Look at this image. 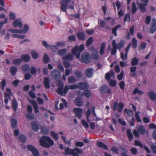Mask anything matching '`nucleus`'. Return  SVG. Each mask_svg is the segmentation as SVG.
I'll use <instances>...</instances> for the list:
<instances>
[{
    "mask_svg": "<svg viewBox=\"0 0 156 156\" xmlns=\"http://www.w3.org/2000/svg\"><path fill=\"white\" fill-rule=\"evenodd\" d=\"M40 145L44 147L48 148L54 144L53 140L49 136H43L39 139Z\"/></svg>",
    "mask_w": 156,
    "mask_h": 156,
    "instance_id": "f257e3e1",
    "label": "nucleus"
},
{
    "mask_svg": "<svg viewBox=\"0 0 156 156\" xmlns=\"http://www.w3.org/2000/svg\"><path fill=\"white\" fill-rule=\"evenodd\" d=\"M125 43V42L124 40H121L120 41V42L117 44L115 41V46H116V48L117 49H120L124 47Z\"/></svg>",
    "mask_w": 156,
    "mask_h": 156,
    "instance_id": "5701e85b",
    "label": "nucleus"
},
{
    "mask_svg": "<svg viewBox=\"0 0 156 156\" xmlns=\"http://www.w3.org/2000/svg\"><path fill=\"white\" fill-rule=\"evenodd\" d=\"M130 20V15L129 14H127L125 15L124 18V21L129 22Z\"/></svg>",
    "mask_w": 156,
    "mask_h": 156,
    "instance_id": "680f3d73",
    "label": "nucleus"
},
{
    "mask_svg": "<svg viewBox=\"0 0 156 156\" xmlns=\"http://www.w3.org/2000/svg\"><path fill=\"white\" fill-rule=\"evenodd\" d=\"M21 70L25 72H29L30 68L29 66L27 64L23 65L21 68Z\"/></svg>",
    "mask_w": 156,
    "mask_h": 156,
    "instance_id": "c9c22d12",
    "label": "nucleus"
},
{
    "mask_svg": "<svg viewBox=\"0 0 156 156\" xmlns=\"http://www.w3.org/2000/svg\"><path fill=\"white\" fill-rule=\"evenodd\" d=\"M73 111L76 113V116L78 118L80 119L81 118L83 112L81 108H73Z\"/></svg>",
    "mask_w": 156,
    "mask_h": 156,
    "instance_id": "9b49d317",
    "label": "nucleus"
},
{
    "mask_svg": "<svg viewBox=\"0 0 156 156\" xmlns=\"http://www.w3.org/2000/svg\"><path fill=\"white\" fill-rule=\"evenodd\" d=\"M137 8L136 7L135 2H133L132 6V14L133 15L137 10Z\"/></svg>",
    "mask_w": 156,
    "mask_h": 156,
    "instance_id": "09e8293b",
    "label": "nucleus"
},
{
    "mask_svg": "<svg viewBox=\"0 0 156 156\" xmlns=\"http://www.w3.org/2000/svg\"><path fill=\"white\" fill-rule=\"evenodd\" d=\"M32 112H28L26 114L27 118L30 120H32L34 119V115L31 113Z\"/></svg>",
    "mask_w": 156,
    "mask_h": 156,
    "instance_id": "4d7b16f0",
    "label": "nucleus"
},
{
    "mask_svg": "<svg viewBox=\"0 0 156 156\" xmlns=\"http://www.w3.org/2000/svg\"><path fill=\"white\" fill-rule=\"evenodd\" d=\"M115 40H113L112 41V44L113 48L112 49L111 55H115L116 53L117 48L116 46H115Z\"/></svg>",
    "mask_w": 156,
    "mask_h": 156,
    "instance_id": "6ab92c4d",
    "label": "nucleus"
},
{
    "mask_svg": "<svg viewBox=\"0 0 156 156\" xmlns=\"http://www.w3.org/2000/svg\"><path fill=\"white\" fill-rule=\"evenodd\" d=\"M98 23L100 24V27L101 28H103L105 27L106 23L104 20H98Z\"/></svg>",
    "mask_w": 156,
    "mask_h": 156,
    "instance_id": "6e6d98bb",
    "label": "nucleus"
},
{
    "mask_svg": "<svg viewBox=\"0 0 156 156\" xmlns=\"http://www.w3.org/2000/svg\"><path fill=\"white\" fill-rule=\"evenodd\" d=\"M109 84L112 87H114L116 86L117 81L115 80H111L109 82Z\"/></svg>",
    "mask_w": 156,
    "mask_h": 156,
    "instance_id": "13d9d810",
    "label": "nucleus"
},
{
    "mask_svg": "<svg viewBox=\"0 0 156 156\" xmlns=\"http://www.w3.org/2000/svg\"><path fill=\"white\" fill-rule=\"evenodd\" d=\"M56 86L58 87V88L56 90V92L60 95L63 96V89L64 87L63 82L61 80H59L56 83Z\"/></svg>",
    "mask_w": 156,
    "mask_h": 156,
    "instance_id": "20e7f679",
    "label": "nucleus"
},
{
    "mask_svg": "<svg viewBox=\"0 0 156 156\" xmlns=\"http://www.w3.org/2000/svg\"><path fill=\"white\" fill-rule=\"evenodd\" d=\"M78 39L80 41H84L86 38V35L83 31L78 32L76 34Z\"/></svg>",
    "mask_w": 156,
    "mask_h": 156,
    "instance_id": "ddd939ff",
    "label": "nucleus"
},
{
    "mask_svg": "<svg viewBox=\"0 0 156 156\" xmlns=\"http://www.w3.org/2000/svg\"><path fill=\"white\" fill-rule=\"evenodd\" d=\"M9 31L12 32V33H22L21 30H17L16 29H10Z\"/></svg>",
    "mask_w": 156,
    "mask_h": 156,
    "instance_id": "0e129e2a",
    "label": "nucleus"
},
{
    "mask_svg": "<svg viewBox=\"0 0 156 156\" xmlns=\"http://www.w3.org/2000/svg\"><path fill=\"white\" fill-rule=\"evenodd\" d=\"M71 2L70 0H63L61 3V9L64 12L66 11V9L69 3Z\"/></svg>",
    "mask_w": 156,
    "mask_h": 156,
    "instance_id": "6e6552de",
    "label": "nucleus"
},
{
    "mask_svg": "<svg viewBox=\"0 0 156 156\" xmlns=\"http://www.w3.org/2000/svg\"><path fill=\"white\" fill-rule=\"evenodd\" d=\"M137 93L139 95H142L143 94V92L141 90H139L137 88H136L133 91V94H136Z\"/></svg>",
    "mask_w": 156,
    "mask_h": 156,
    "instance_id": "a18cd8bd",
    "label": "nucleus"
},
{
    "mask_svg": "<svg viewBox=\"0 0 156 156\" xmlns=\"http://www.w3.org/2000/svg\"><path fill=\"white\" fill-rule=\"evenodd\" d=\"M29 151L31 152L33 156H39V153L38 150L32 145L29 144L27 146Z\"/></svg>",
    "mask_w": 156,
    "mask_h": 156,
    "instance_id": "0eeeda50",
    "label": "nucleus"
},
{
    "mask_svg": "<svg viewBox=\"0 0 156 156\" xmlns=\"http://www.w3.org/2000/svg\"><path fill=\"white\" fill-rule=\"evenodd\" d=\"M138 60L136 57L133 58L131 62V64L132 66L136 65L138 63Z\"/></svg>",
    "mask_w": 156,
    "mask_h": 156,
    "instance_id": "5fc2aeb1",
    "label": "nucleus"
},
{
    "mask_svg": "<svg viewBox=\"0 0 156 156\" xmlns=\"http://www.w3.org/2000/svg\"><path fill=\"white\" fill-rule=\"evenodd\" d=\"M96 144L97 146L99 147L102 148L106 150H107L108 149V146L101 141L97 142Z\"/></svg>",
    "mask_w": 156,
    "mask_h": 156,
    "instance_id": "a211bd4d",
    "label": "nucleus"
},
{
    "mask_svg": "<svg viewBox=\"0 0 156 156\" xmlns=\"http://www.w3.org/2000/svg\"><path fill=\"white\" fill-rule=\"evenodd\" d=\"M86 76L89 78L92 77L93 76V69L91 68L87 69L86 70Z\"/></svg>",
    "mask_w": 156,
    "mask_h": 156,
    "instance_id": "4be33fe9",
    "label": "nucleus"
},
{
    "mask_svg": "<svg viewBox=\"0 0 156 156\" xmlns=\"http://www.w3.org/2000/svg\"><path fill=\"white\" fill-rule=\"evenodd\" d=\"M67 52V50L66 48L62 49L58 51V53L60 56H62L64 55Z\"/></svg>",
    "mask_w": 156,
    "mask_h": 156,
    "instance_id": "49530a36",
    "label": "nucleus"
},
{
    "mask_svg": "<svg viewBox=\"0 0 156 156\" xmlns=\"http://www.w3.org/2000/svg\"><path fill=\"white\" fill-rule=\"evenodd\" d=\"M11 122L12 128H15L17 126V121L16 119H12Z\"/></svg>",
    "mask_w": 156,
    "mask_h": 156,
    "instance_id": "37998d69",
    "label": "nucleus"
},
{
    "mask_svg": "<svg viewBox=\"0 0 156 156\" xmlns=\"http://www.w3.org/2000/svg\"><path fill=\"white\" fill-rule=\"evenodd\" d=\"M132 47L133 48L136 49L137 46V41L135 38H133L132 40Z\"/></svg>",
    "mask_w": 156,
    "mask_h": 156,
    "instance_id": "a19ab883",
    "label": "nucleus"
},
{
    "mask_svg": "<svg viewBox=\"0 0 156 156\" xmlns=\"http://www.w3.org/2000/svg\"><path fill=\"white\" fill-rule=\"evenodd\" d=\"M105 46L106 44L105 42H103L102 43L100 50V54L102 55L104 54L105 52Z\"/></svg>",
    "mask_w": 156,
    "mask_h": 156,
    "instance_id": "e433bc0d",
    "label": "nucleus"
},
{
    "mask_svg": "<svg viewBox=\"0 0 156 156\" xmlns=\"http://www.w3.org/2000/svg\"><path fill=\"white\" fill-rule=\"evenodd\" d=\"M12 106L15 112H16L17 109L18 103L16 99H13L12 101Z\"/></svg>",
    "mask_w": 156,
    "mask_h": 156,
    "instance_id": "2f4dec72",
    "label": "nucleus"
},
{
    "mask_svg": "<svg viewBox=\"0 0 156 156\" xmlns=\"http://www.w3.org/2000/svg\"><path fill=\"white\" fill-rule=\"evenodd\" d=\"M43 61L44 63H48L50 61V58L46 53L44 54L43 57Z\"/></svg>",
    "mask_w": 156,
    "mask_h": 156,
    "instance_id": "de8ad7c7",
    "label": "nucleus"
},
{
    "mask_svg": "<svg viewBox=\"0 0 156 156\" xmlns=\"http://www.w3.org/2000/svg\"><path fill=\"white\" fill-rule=\"evenodd\" d=\"M20 19H18L16 20L13 23L12 25L15 27H18L19 28H21L22 27V23L20 21Z\"/></svg>",
    "mask_w": 156,
    "mask_h": 156,
    "instance_id": "4468645a",
    "label": "nucleus"
},
{
    "mask_svg": "<svg viewBox=\"0 0 156 156\" xmlns=\"http://www.w3.org/2000/svg\"><path fill=\"white\" fill-rule=\"evenodd\" d=\"M73 56L70 53L67 54L66 55L64 56L62 58V60H68L69 61H72L73 59Z\"/></svg>",
    "mask_w": 156,
    "mask_h": 156,
    "instance_id": "7c9ffc66",
    "label": "nucleus"
},
{
    "mask_svg": "<svg viewBox=\"0 0 156 156\" xmlns=\"http://www.w3.org/2000/svg\"><path fill=\"white\" fill-rule=\"evenodd\" d=\"M17 71V68L15 66H12L10 68L9 71L11 75L13 76L15 75Z\"/></svg>",
    "mask_w": 156,
    "mask_h": 156,
    "instance_id": "bb28decb",
    "label": "nucleus"
},
{
    "mask_svg": "<svg viewBox=\"0 0 156 156\" xmlns=\"http://www.w3.org/2000/svg\"><path fill=\"white\" fill-rule=\"evenodd\" d=\"M111 76L112 77H115L114 73L113 71H110L109 72L106 73L105 74V79L108 81L109 80Z\"/></svg>",
    "mask_w": 156,
    "mask_h": 156,
    "instance_id": "aec40b11",
    "label": "nucleus"
},
{
    "mask_svg": "<svg viewBox=\"0 0 156 156\" xmlns=\"http://www.w3.org/2000/svg\"><path fill=\"white\" fill-rule=\"evenodd\" d=\"M83 153V151L79 148L75 147L73 149H71L69 147L66 148L64 152L65 155L72 154V156H79V154Z\"/></svg>",
    "mask_w": 156,
    "mask_h": 156,
    "instance_id": "f03ea898",
    "label": "nucleus"
},
{
    "mask_svg": "<svg viewBox=\"0 0 156 156\" xmlns=\"http://www.w3.org/2000/svg\"><path fill=\"white\" fill-rule=\"evenodd\" d=\"M150 31L151 33L153 34L156 30V19L153 18L152 20L151 24Z\"/></svg>",
    "mask_w": 156,
    "mask_h": 156,
    "instance_id": "9d476101",
    "label": "nucleus"
},
{
    "mask_svg": "<svg viewBox=\"0 0 156 156\" xmlns=\"http://www.w3.org/2000/svg\"><path fill=\"white\" fill-rule=\"evenodd\" d=\"M84 48L83 44H81L79 46L78 45H76L72 49L71 52L73 55H75L77 52H82Z\"/></svg>",
    "mask_w": 156,
    "mask_h": 156,
    "instance_id": "39448f33",
    "label": "nucleus"
},
{
    "mask_svg": "<svg viewBox=\"0 0 156 156\" xmlns=\"http://www.w3.org/2000/svg\"><path fill=\"white\" fill-rule=\"evenodd\" d=\"M62 139L63 140L64 143L66 144H70V141L67 140L65 136H61Z\"/></svg>",
    "mask_w": 156,
    "mask_h": 156,
    "instance_id": "774afa93",
    "label": "nucleus"
},
{
    "mask_svg": "<svg viewBox=\"0 0 156 156\" xmlns=\"http://www.w3.org/2000/svg\"><path fill=\"white\" fill-rule=\"evenodd\" d=\"M138 132L140 134H144L145 132V128L144 126H140L137 129Z\"/></svg>",
    "mask_w": 156,
    "mask_h": 156,
    "instance_id": "4c0bfd02",
    "label": "nucleus"
},
{
    "mask_svg": "<svg viewBox=\"0 0 156 156\" xmlns=\"http://www.w3.org/2000/svg\"><path fill=\"white\" fill-rule=\"evenodd\" d=\"M76 81V79L73 76H69L68 78V82L69 83H74Z\"/></svg>",
    "mask_w": 156,
    "mask_h": 156,
    "instance_id": "864d4df0",
    "label": "nucleus"
},
{
    "mask_svg": "<svg viewBox=\"0 0 156 156\" xmlns=\"http://www.w3.org/2000/svg\"><path fill=\"white\" fill-rule=\"evenodd\" d=\"M126 113L128 116H131L133 115V113L132 110L130 109H127L125 108L124 110V112H126Z\"/></svg>",
    "mask_w": 156,
    "mask_h": 156,
    "instance_id": "bf43d9fd",
    "label": "nucleus"
},
{
    "mask_svg": "<svg viewBox=\"0 0 156 156\" xmlns=\"http://www.w3.org/2000/svg\"><path fill=\"white\" fill-rule=\"evenodd\" d=\"M21 59L22 61L28 62L30 60V57L28 54H24L21 56Z\"/></svg>",
    "mask_w": 156,
    "mask_h": 156,
    "instance_id": "cd10ccee",
    "label": "nucleus"
},
{
    "mask_svg": "<svg viewBox=\"0 0 156 156\" xmlns=\"http://www.w3.org/2000/svg\"><path fill=\"white\" fill-rule=\"evenodd\" d=\"M93 42V38L92 37H90L87 40L86 43V46L87 47L89 46Z\"/></svg>",
    "mask_w": 156,
    "mask_h": 156,
    "instance_id": "3c124183",
    "label": "nucleus"
},
{
    "mask_svg": "<svg viewBox=\"0 0 156 156\" xmlns=\"http://www.w3.org/2000/svg\"><path fill=\"white\" fill-rule=\"evenodd\" d=\"M124 105L122 103H119L118 104L117 102H114L113 103V106L112 108L113 111L117 110L119 112H121L123 108Z\"/></svg>",
    "mask_w": 156,
    "mask_h": 156,
    "instance_id": "7ed1b4c3",
    "label": "nucleus"
},
{
    "mask_svg": "<svg viewBox=\"0 0 156 156\" xmlns=\"http://www.w3.org/2000/svg\"><path fill=\"white\" fill-rule=\"evenodd\" d=\"M31 103L34 108L35 113H39V111L38 109V107L37 103L34 100H32Z\"/></svg>",
    "mask_w": 156,
    "mask_h": 156,
    "instance_id": "c756f323",
    "label": "nucleus"
},
{
    "mask_svg": "<svg viewBox=\"0 0 156 156\" xmlns=\"http://www.w3.org/2000/svg\"><path fill=\"white\" fill-rule=\"evenodd\" d=\"M84 94L85 96L87 98H90L91 95L90 91L88 90H86L84 91Z\"/></svg>",
    "mask_w": 156,
    "mask_h": 156,
    "instance_id": "338daca9",
    "label": "nucleus"
},
{
    "mask_svg": "<svg viewBox=\"0 0 156 156\" xmlns=\"http://www.w3.org/2000/svg\"><path fill=\"white\" fill-rule=\"evenodd\" d=\"M126 134L129 139V141L130 142H131L133 139V136L130 129H127L126 131Z\"/></svg>",
    "mask_w": 156,
    "mask_h": 156,
    "instance_id": "c85d7f7f",
    "label": "nucleus"
},
{
    "mask_svg": "<svg viewBox=\"0 0 156 156\" xmlns=\"http://www.w3.org/2000/svg\"><path fill=\"white\" fill-rule=\"evenodd\" d=\"M50 80L48 77H46L44 78V83L46 88H50Z\"/></svg>",
    "mask_w": 156,
    "mask_h": 156,
    "instance_id": "a878e982",
    "label": "nucleus"
},
{
    "mask_svg": "<svg viewBox=\"0 0 156 156\" xmlns=\"http://www.w3.org/2000/svg\"><path fill=\"white\" fill-rule=\"evenodd\" d=\"M74 103L75 105L79 107L83 105L81 100L78 98H77L75 100Z\"/></svg>",
    "mask_w": 156,
    "mask_h": 156,
    "instance_id": "ea45409f",
    "label": "nucleus"
},
{
    "mask_svg": "<svg viewBox=\"0 0 156 156\" xmlns=\"http://www.w3.org/2000/svg\"><path fill=\"white\" fill-rule=\"evenodd\" d=\"M6 85V80L5 79H3L0 83V88L2 91H3L4 87Z\"/></svg>",
    "mask_w": 156,
    "mask_h": 156,
    "instance_id": "79ce46f5",
    "label": "nucleus"
},
{
    "mask_svg": "<svg viewBox=\"0 0 156 156\" xmlns=\"http://www.w3.org/2000/svg\"><path fill=\"white\" fill-rule=\"evenodd\" d=\"M82 62L85 63H88L91 61V58L89 54L87 52L83 53L82 56Z\"/></svg>",
    "mask_w": 156,
    "mask_h": 156,
    "instance_id": "423d86ee",
    "label": "nucleus"
},
{
    "mask_svg": "<svg viewBox=\"0 0 156 156\" xmlns=\"http://www.w3.org/2000/svg\"><path fill=\"white\" fill-rule=\"evenodd\" d=\"M130 72L132 73H130V75L133 77L135 76H137V74L135 72L136 69V66L131 67H130Z\"/></svg>",
    "mask_w": 156,
    "mask_h": 156,
    "instance_id": "473e14b6",
    "label": "nucleus"
},
{
    "mask_svg": "<svg viewBox=\"0 0 156 156\" xmlns=\"http://www.w3.org/2000/svg\"><path fill=\"white\" fill-rule=\"evenodd\" d=\"M148 95L150 99L153 101L156 100V93L153 91H150L148 93Z\"/></svg>",
    "mask_w": 156,
    "mask_h": 156,
    "instance_id": "393cba45",
    "label": "nucleus"
},
{
    "mask_svg": "<svg viewBox=\"0 0 156 156\" xmlns=\"http://www.w3.org/2000/svg\"><path fill=\"white\" fill-rule=\"evenodd\" d=\"M52 77L55 79H58L61 78V74L60 72L57 70L55 69L53 70L51 73Z\"/></svg>",
    "mask_w": 156,
    "mask_h": 156,
    "instance_id": "1a4fd4ad",
    "label": "nucleus"
},
{
    "mask_svg": "<svg viewBox=\"0 0 156 156\" xmlns=\"http://www.w3.org/2000/svg\"><path fill=\"white\" fill-rule=\"evenodd\" d=\"M78 88L81 90H85L88 88L87 84L84 82H79L78 84Z\"/></svg>",
    "mask_w": 156,
    "mask_h": 156,
    "instance_id": "2eb2a0df",
    "label": "nucleus"
},
{
    "mask_svg": "<svg viewBox=\"0 0 156 156\" xmlns=\"http://www.w3.org/2000/svg\"><path fill=\"white\" fill-rule=\"evenodd\" d=\"M37 72L36 68L34 66H32L30 69V73L33 75L35 74Z\"/></svg>",
    "mask_w": 156,
    "mask_h": 156,
    "instance_id": "e2e57ef3",
    "label": "nucleus"
},
{
    "mask_svg": "<svg viewBox=\"0 0 156 156\" xmlns=\"http://www.w3.org/2000/svg\"><path fill=\"white\" fill-rule=\"evenodd\" d=\"M129 48L126 47L125 49L126 53L124 55L123 52H121V58L123 60L124 59H126L127 57V53L129 51Z\"/></svg>",
    "mask_w": 156,
    "mask_h": 156,
    "instance_id": "b1692460",
    "label": "nucleus"
},
{
    "mask_svg": "<svg viewBox=\"0 0 156 156\" xmlns=\"http://www.w3.org/2000/svg\"><path fill=\"white\" fill-rule=\"evenodd\" d=\"M51 135L52 137L55 140H57L59 139V136L57 133H56L55 132L51 131Z\"/></svg>",
    "mask_w": 156,
    "mask_h": 156,
    "instance_id": "c03bdc74",
    "label": "nucleus"
},
{
    "mask_svg": "<svg viewBox=\"0 0 156 156\" xmlns=\"http://www.w3.org/2000/svg\"><path fill=\"white\" fill-rule=\"evenodd\" d=\"M19 140L22 143H25L26 141V138L23 134H21L19 136Z\"/></svg>",
    "mask_w": 156,
    "mask_h": 156,
    "instance_id": "8fccbe9b",
    "label": "nucleus"
},
{
    "mask_svg": "<svg viewBox=\"0 0 156 156\" xmlns=\"http://www.w3.org/2000/svg\"><path fill=\"white\" fill-rule=\"evenodd\" d=\"M121 27V25L119 24H118L115 27H114L112 30V34H114V36H117V31L118 28Z\"/></svg>",
    "mask_w": 156,
    "mask_h": 156,
    "instance_id": "f704fd0d",
    "label": "nucleus"
},
{
    "mask_svg": "<svg viewBox=\"0 0 156 156\" xmlns=\"http://www.w3.org/2000/svg\"><path fill=\"white\" fill-rule=\"evenodd\" d=\"M43 45L48 49H52V50H53L55 48V49H57V46H56L53 45H50L47 44V42L45 41H43Z\"/></svg>",
    "mask_w": 156,
    "mask_h": 156,
    "instance_id": "f3484780",
    "label": "nucleus"
},
{
    "mask_svg": "<svg viewBox=\"0 0 156 156\" xmlns=\"http://www.w3.org/2000/svg\"><path fill=\"white\" fill-rule=\"evenodd\" d=\"M41 131L42 133L45 134H48L49 133V130L46 127H42L41 128Z\"/></svg>",
    "mask_w": 156,
    "mask_h": 156,
    "instance_id": "052dcab7",
    "label": "nucleus"
},
{
    "mask_svg": "<svg viewBox=\"0 0 156 156\" xmlns=\"http://www.w3.org/2000/svg\"><path fill=\"white\" fill-rule=\"evenodd\" d=\"M31 125L32 129L34 131H37L39 130V125L36 122H33L31 123Z\"/></svg>",
    "mask_w": 156,
    "mask_h": 156,
    "instance_id": "dca6fc26",
    "label": "nucleus"
},
{
    "mask_svg": "<svg viewBox=\"0 0 156 156\" xmlns=\"http://www.w3.org/2000/svg\"><path fill=\"white\" fill-rule=\"evenodd\" d=\"M22 62L21 59L16 58L13 60L12 62V63L15 65H20Z\"/></svg>",
    "mask_w": 156,
    "mask_h": 156,
    "instance_id": "58836bf2",
    "label": "nucleus"
},
{
    "mask_svg": "<svg viewBox=\"0 0 156 156\" xmlns=\"http://www.w3.org/2000/svg\"><path fill=\"white\" fill-rule=\"evenodd\" d=\"M74 75L76 78L80 79L82 76V73L80 70H76L74 72Z\"/></svg>",
    "mask_w": 156,
    "mask_h": 156,
    "instance_id": "72a5a7b5",
    "label": "nucleus"
},
{
    "mask_svg": "<svg viewBox=\"0 0 156 156\" xmlns=\"http://www.w3.org/2000/svg\"><path fill=\"white\" fill-rule=\"evenodd\" d=\"M100 90L103 94L106 93L111 94L112 93L111 89L108 88V87L105 85H104L102 86Z\"/></svg>",
    "mask_w": 156,
    "mask_h": 156,
    "instance_id": "f8f14e48",
    "label": "nucleus"
},
{
    "mask_svg": "<svg viewBox=\"0 0 156 156\" xmlns=\"http://www.w3.org/2000/svg\"><path fill=\"white\" fill-rule=\"evenodd\" d=\"M31 53L32 56L34 59H36L38 58L39 56L38 54L34 51H31Z\"/></svg>",
    "mask_w": 156,
    "mask_h": 156,
    "instance_id": "603ef678",
    "label": "nucleus"
},
{
    "mask_svg": "<svg viewBox=\"0 0 156 156\" xmlns=\"http://www.w3.org/2000/svg\"><path fill=\"white\" fill-rule=\"evenodd\" d=\"M29 96L32 98H36V96L35 94L33 91L30 90L29 91Z\"/></svg>",
    "mask_w": 156,
    "mask_h": 156,
    "instance_id": "69168bd1",
    "label": "nucleus"
},
{
    "mask_svg": "<svg viewBox=\"0 0 156 156\" xmlns=\"http://www.w3.org/2000/svg\"><path fill=\"white\" fill-rule=\"evenodd\" d=\"M147 5H146L142 3H140L138 4L139 9L142 12H145L147 11V8L146 7Z\"/></svg>",
    "mask_w": 156,
    "mask_h": 156,
    "instance_id": "412c9836",
    "label": "nucleus"
}]
</instances>
